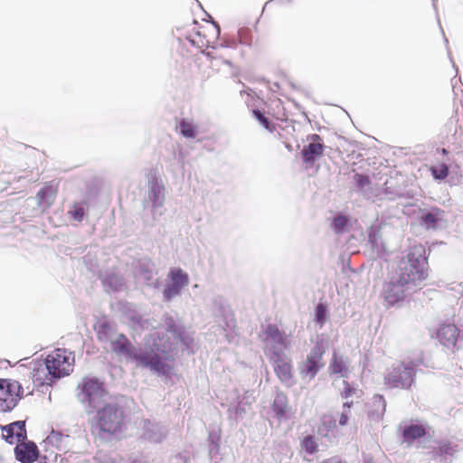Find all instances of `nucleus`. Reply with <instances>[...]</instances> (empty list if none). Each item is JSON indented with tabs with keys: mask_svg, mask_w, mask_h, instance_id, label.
I'll use <instances>...</instances> for the list:
<instances>
[{
	"mask_svg": "<svg viewBox=\"0 0 463 463\" xmlns=\"http://www.w3.org/2000/svg\"><path fill=\"white\" fill-rule=\"evenodd\" d=\"M99 341L109 343L111 351L118 357L133 364L137 368L158 370L160 362L150 344L156 341L152 336H144L143 347L136 346L123 333L117 332L116 325L107 318L99 319L94 325Z\"/></svg>",
	"mask_w": 463,
	"mask_h": 463,
	"instance_id": "nucleus-1",
	"label": "nucleus"
},
{
	"mask_svg": "<svg viewBox=\"0 0 463 463\" xmlns=\"http://www.w3.org/2000/svg\"><path fill=\"white\" fill-rule=\"evenodd\" d=\"M79 401L89 409L88 413L97 411L99 429L107 433H115L121 429L123 411L116 403H105L107 392L98 379H84L79 385Z\"/></svg>",
	"mask_w": 463,
	"mask_h": 463,
	"instance_id": "nucleus-2",
	"label": "nucleus"
},
{
	"mask_svg": "<svg viewBox=\"0 0 463 463\" xmlns=\"http://www.w3.org/2000/svg\"><path fill=\"white\" fill-rule=\"evenodd\" d=\"M146 336L156 339L154 344H150V347L154 354L158 355L161 364L156 371L151 368L146 369L157 376H167L171 373L173 367L170 363L174 362L177 356L178 344H182L188 350L194 343V338L184 328L175 336L157 331L149 333Z\"/></svg>",
	"mask_w": 463,
	"mask_h": 463,
	"instance_id": "nucleus-3",
	"label": "nucleus"
},
{
	"mask_svg": "<svg viewBox=\"0 0 463 463\" xmlns=\"http://www.w3.org/2000/svg\"><path fill=\"white\" fill-rule=\"evenodd\" d=\"M428 256L426 249L421 244L411 246L405 256L399 262L396 274L405 284L411 285L416 290L420 289L428 278Z\"/></svg>",
	"mask_w": 463,
	"mask_h": 463,
	"instance_id": "nucleus-4",
	"label": "nucleus"
},
{
	"mask_svg": "<svg viewBox=\"0 0 463 463\" xmlns=\"http://www.w3.org/2000/svg\"><path fill=\"white\" fill-rule=\"evenodd\" d=\"M421 364V358L392 364L386 370L384 385L390 389L409 390L415 382L416 367Z\"/></svg>",
	"mask_w": 463,
	"mask_h": 463,
	"instance_id": "nucleus-5",
	"label": "nucleus"
},
{
	"mask_svg": "<svg viewBox=\"0 0 463 463\" xmlns=\"http://www.w3.org/2000/svg\"><path fill=\"white\" fill-rule=\"evenodd\" d=\"M165 188L162 179L156 175H152L149 184L147 194L144 203H151V216L153 222L150 226H154L161 216L165 213Z\"/></svg>",
	"mask_w": 463,
	"mask_h": 463,
	"instance_id": "nucleus-6",
	"label": "nucleus"
},
{
	"mask_svg": "<svg viewBox=\"0 0 463 463\" xmlns=\"http://www.w3.org/2000/svg\"><path fill=\"white\" fill-rule=\"evenodd\" d=\"M326 353V345L323 339H317L311 348L307 359L299 366V374L303 379L312 380L325 366L323 356Z\"/></svg>",
	"mask_w": 463,
	"mask_h": 463,
	"instance_id": "nucleus-7",
	"label": "nucleus"
},
{
	"mask_svg": "<svg viewBox=\"0 0 463 463\" xmlns=\"http://www.w3.org/2000/svg\"><path fill=\"white\" fill-rule=\"evenodd\" d=\"M416 291L414 288L405 284L402 278L395 274L383 284L382 296L388 306H394Z\"/></svg>",
	"mask_w": 463,
	"mask_h": 463,
	"instance_id": "nucleus-8",
	"label": "nucleus"
},
{
	"mask_svg": "<svg viewBox=\"0 0 463 463\" xmlns=\"http://www.w3.org/2000/svg\"><path fill=\"white\" fill-rule=\"evenodd\" d=\"M24 389L19 382L0 379V411H11L22 399Z\"/></svg>",
	"mask_w": 463,
	"mask_h": 463,
	"instance_id": "nucleus-9",
	"label": "nucleus"
},
{
	"mask_svg": "<svg viewBox=\"0 0 463 463\" xmlns=\"http://www.w3.org/2000/svg\"><path fill=\"white\" fill-rule=\"evenodd\" d=\"M71 354H67L65 349H56L44 359L45 368H47V372L54 380L69 375L72 371Z\"/></svg>",
	"mask_w": 463,
	"mask_h": 463,
	"instance_id": "nucleus-10",
	"label": "nucleus"
},
{
	"mask_svg": "<svg viewBox=\"0 0 463 463\" xmlns=\"http://www.w3.org/2000/svg\"><path fill=\"white\" fill-rule=\"evenodd\" d=\"M307 139L309 143L303 146L300 155L304 164L312 166L324 155L326 146L317 134L308 135Z\"/></svg>",
	"mask_w": 463,
	"mask_h": 463,
	"instance_id": "nucleus-11",
	"label": "nucleus"
},
{
	"mask_svg": "<svg viewBox=\"0 0 463 463\" xmlns=\"http://www.w3.org/2000/svg\"><path fill=\"white\" fill-rule=\"evenodd\" d=\"M265 335L269 342V351L270 353V360L285 356L284 350L287 348V340L278 326L269 325L266 327Z\"/></svg>",
	"mask_w": 463,
	"mask_h": 463,
	"instance_id": "nucleus-12",
	"label": "nucleus"
},
{
	"mask_svg": "<svg viewBox=\"0 0 463 463\" xmlns=\"http://www.w3.org/2000/svg\"><path fill=\"white\" fill-rule=\"evenodd\" d=\"M273 363L274 371L276 375L279 379L280 383L287 387H291L296 383V381L292 373V364L290 361L286 357H279L271 359Z\"/></svg>",
	"mask_w": 463,
	"mask_h": 463,
	"instance_id": "nucleus-13",
	"label": "nucleus"
},
{
	"mask_svg": "<svg viewBox=\"0 0 463 463\" xmlns=\"http://www.w3.org/2000/svg\"><path fill=\"white\" fill-rule=\"evenodd\" d=\"M0 428L3 432H5L3 438L9 444H14L15 439L16 442H23L27 438L24 420H16L10 424L0 426Z\"/></svg>",
	"mask_w": 463,
	"mask_h": 463,
	"instance_id": "nucleus-14",
	"label": "nucleus"
},
{
	"mask_svg": "<svg viewBox=\"0 0 463 463\" xmlns=\"http://www.w3.org/2000/svg\"><path fill=\"white\" fill-rule=\"evenodd\" d=\"M436 336L442 345L453 349L457 345L459 330L454 324H442L438 328Z\"/></svg>",
	"mask_w": 463,
	"mask_h": 463,
	"instance_id": "nucleus-15",
	"label": "nucleus"
},
{
	"mask_svg": "<svg viewBox=\"0 0 463 463\" xmlns=\"http://www.w3.org/2000/svg\"><path fill=\"white\" fill-rule=\"evenodd\" d=\"M14 455L21 463H33L38 459L40 452L34 442L27 441L14 448Z\"/></svg>",
	"mask_w": 463,
	"mask_h": 463,
	"instance_id": "nucleus-16",
	"label": "nucleus"
},
{
	"mask_svg": "<svg viewBox=\"0 0 463 463\" xmlns=\"http://www.w3.org/2000/svg\"><path fill=\"white\" fill-rule=\"evenodd\" d=\"M143 430L142 437L154 443H159L166 437V429L150 420H144Z\"/></svg>",
	"mask_w": 463,
	"mask_h": 463,
	"instance_id": "nucleus-17",
	"label": "nucleus"
},
{
	"mask_svg": "<svg viewBox=\"0 0 463 463\" xmlns=\"http://www.w3.org/2000/svg\"><path fill=\"white\" fill-rule=\"evenodd\" d=\"M271 408L279 420H286L290 418L291 407L288 405V397L284 392H277Z\"/></svg>",
	"mask_w": 463,
	"mask_h": 463,
	"instance_id": "nucleus-18",
	"label": "nucleus"
},
{
	"mask_svg": "<svg viewBox=\"0 0 463 463\" xmlns=\"http://www.w3.org/2000/svg\"><path fill=\"white\" fill-rule=\"evenodd\" d=\"M102 285L107 292H115L124 285L123 278L113 270H106L100 275Z\"/></svg>",
	"mask_w": 463,
	"mask_h": 463,
	"instance_id": "nucleus-19",
	"label": "nucleus"
},
{
	"mask_svg": "<svg viewBox=\"0 0 463 463\" xmlns=\"http://www.w3.org/2000/svg\"><path fill=\"white\" fill-rule=\"evenodd\" d=\"M399 429H402L403 442L408 444L412 443L417 439L424 437L427 433L425 427L420 424H410L403 428L400 426Z\"/></svg>",
	"mask_w": 463,
	"mask_h": 463,
	"instance_id": "nucleus-20",
	"label": "nucleus"
},
{
	"mask_svg": "<svg viewBox=\"0 0 463 463\" xmlns=\"http://www.w3.org/2000/svg\"><path fill=\"white\" fill-rule=\"evenodd\" d=\"M54 378L49 374L47 368H45L44 361L39 363L33 371V381L39 385H51Z\"/></svg>",
	"mask_w": 463,
	"mask_h": 463,
	"instance_id": "nucleus-21",
	"label": "nucleus"
},
{
	"mask_svg": "<svg viewBox=\"0 0 463 463\" xmlns=\"http://www.w3.org/2000/svg\"><path fill=\"white\" fill-rule=\"evenodd\" d=\"M168 278L170 279V282L181 287L182 288L187 287L190 282L188 273L181 268H172L169 270Z\"/></svg>",
	"mask_w": 463,
	"mask_h": 463,
	"instance_id": "nucleus-22",
	"label": "nucleus"
},
{
	"mask_svg": "<svg viewBox=\"0 0 463 463\" xmlns=\"http://www.w3.org/2000/svg\"><path fill=\"white\" fill-rule=\"evenodd\" d=\"M386 410V402L383 395L376 394L373 398V409L370 411V417L375 420L383 418Z\"/></svg>",
	"mask_w": 463,
	"mask_h": 463,
	"instance_id": "nucleus-23",
	"label": "nucleus"
},
{
	"mask_svg": "<svg viewBox=\"0 0 463 463\" xmlns=\"http://www.w3.org/2000/svg\"><path fill=\"white\" fill-rule=\"evenodd\" d=\"M368 243L370 244L372 250L378 256L385 251L382 236L377 230L372 229L369 232Z\"/></svg>",
	"mask_w": 463,
	"mask_h": 463,
	"instance_id": "nucleus-24",
	"label": "nucleus"
},
{
	"mask_svg": "<svg viewBox=\"0 0 463 463\" xmlns=\"http://www.w3.org/2000/svg\"><path fill=\"white\" fill-rule=\"evenodd\" d=\"M89 208V203L83 200L80 203H74L68 211V214L76 222H81L84 219L86 210Z\"/></svg>",
	"mask_w": 463,
	"mask_h": 463,
	"instance_id": "nucleus-25",
	"label": "nucleus"
},
{
	"mask_svg": "<svg viewBox=\"0 0 463 463\" xmlns=\"http://www.w3.org/2000/svg\"><path fill=\"white\" fill-rule=\"evenodd\" d=\"M329 371L332 374H341L342 377H345L348 369L345 362L342 356H338L336 353H334L332 362L329 365Z\"/></svg>",
	"mask_w": 463,
	"mask_h": 463,
	"instance_id": "nucleus-26",
	"label": "nucleus"
},
{
	"mask_svg": "<svg viewBox=\"0 0 463 463\" xmlns=\"http://www.w3.org/2000/svg\"><path fill=\"white\" fill-rule=\"evenodd\" d=\"M180 134L186 138H195L198 134L197 126L187 118H182L179 122Z\"/></svg>",
	"mask_w": 463,
	"mask_h": 463,
	"instance_id": "nucleus-27",
	"label": "nucleus"
},
{
	"mask_svg": "<svg viewBox=\"0 0 463 463\" xmlns=\"http://www.w3.org/2000/svg\"><path fill=\"white\" fill-rule=\"evenodd\" d=\"M55 197V193L51 186H43L36 194L38 204L49 207Z\"/></svg>",
	"mask_w": 463,
	"mask_h": 463,
	"instance_id": "nucleus-28",
	"label": "nucleus"
},
{
	"mask_svg": "<svg viewBox=\"0 0 463 463\" xmlns=\"http://www.w3.org/2000/svg\"><path fill=\"white\" fill-rule=\"evenodd\" d=\"M430 171L434 180L443 181L449 175V165L446 163H441L439 165L430 166Z\"/></svg>",
	"mask_w": 463,
	"mask_h": 463,
	"instance_id": "nucleus-29",
	"label": "nucleus"
},
{
	"mask_svg": "<svg viewBox=\"0 0 463 463\" xmlns=\"http://www.w3.org/2000/svg\"><path fill=\"white\" fill-rule=\"evenodd\" d=\"M349 225V219L343 215V214H337L334 217L331 228L336 234H342L344 233Z\"/></svg>",
	"mask_w": 463,
	"mask_h": 463,
	"instance_id": "nucleus-30",
	"label": "nucleus"
},
{
	"mask_svg": "<svg viewBox=\"0 0 463 463\" xmlns=\"http://www.w3.org/2000/svg\"><path fill=\"white\" fill-rule=\"evenodd\" d=\"M183 289L184 288H182L181 287L170 282L168 285L165 286V288L163 290L164 300L166 302L171 301L173 298L181 295Z\"/></svg>",
	"mask_w": 463,
	"mask_h": 463,
	"instance_id": "nucleus-31",
	"label": "nucleus"
},
{
	"mask_svg": "<svg viewBox=\"0 0 463 463\" xmlns=\"http://www.w3.org/2000/svg\"><path fill=\"white\" fill-rule=\"evenodd\" d=\"M164 323L166 329V334H172L171 336H175L184 328L179 324H177L173 317L169 315H165Z\"/></svg>",
	"mask_w": 463,
	"mask_h": 463,
	"instance_id": "nucleus-32",
	"label": "nucleus"
},
{
	"mask_svg": "<svg viewBox=\"0 0 463 463\" xmlns=\"http://www.w3.org/2000/svg\"><path fill=\"white\" fill-rule=\"evenodd\" d=\"M302 449L309 455H313L317 451V443L315 437L312 435H307L301 441Z\"/></svg>",
	"mask_w": 463,
	"mask_h": 463,
	"instance_id": "nucleus-33",
	"label": "nucleus"
},
{
	"mask_svg": "<svg viewBox=\"0 0 463 463\" xmlns=\"http://www.w3.org/2000/svg\"><path fill=\"white\" fill-rule=\"evenodd\" d=\"M239 43L241 45L250 47L253 43L252 32L250 28H240L238 31Z\"/></svg>",
	"mask_w": 463,
	"mask_h": 463,
	"instance_id": "nucleus-34",
	"label": "nucleus"
},
{
	"mask_svg": "<svg viewBox=\"0 0 463 463\" xmlns=\"http://www.w3.org/2000/svg\"><path fill=\"white\" fill-rule=\"evenodd\" d=\"M68 438L69 436H63L61 432L52 430L46 438V441L51 445L55 446L57 449H61L63 440Z\"/></svg>",
	"mask_w": 463,
	"mask_h": 463,
	"instance_id": "nucleus-35",
	"label": "nucleus"
},
{
	"mask_svg": "<svg viewBox=\"0 0 463 463\" xmlns=\"http://www.w3.org/2000/svg\"><path fill=\"white\" fill-rule=\"evenodd\" d=\"M328 311L326 307L320 303L316 307L315 309V321L322 326L327 318Z\"/></svg>",
	"mask_w": 463,
	"mask_h": 463,
	"instance_id": "nucleus-36",
	"label": "nucleus"
},
{
	"mask_svg": "<svg viewBox=\"0 0 463 463\" xmlns=\"http://www.w3.org/2000/svg\"><path fill=\"white\" fill-rule=\"evenodd\" d=\"M253 117L259 121V123L266 129L272 130V125L270 120L264 115V113L256 109L252 110Z\"/></svg>",
	"mask_w": 463,
	"mask_h": 463,
	"instance_id": "nucleus-37",
	"label": "nucleus"
},
{
	"mask_svg": "<svg viewBox=\"0 0 463 463\" xmlns=\"http://www.w3.org/2000/svg\"><path fill=\"white\" fill-rule=\"evenodd\" d=\"M139 270L143 278H145L146 280H149L151 278H153L152 264L149 261L140 263Z\"/></svg>",
	"mask_w": 463,
	"mask_h": 463,
	"instance_id": "nucleus-38",
	"label": "nucleus"
},
{
	"mask_svg": "<svg viewBox=\"0 0 463 463\" xmlns=\"http://www.w3.org/2000/svg\"><path fill=\"white\" fill-rule=\"evenodd\" d=\"M344 390L341 392V397L343 399L347 400L348 398L352 397L354 394L356 393L357 389L354 386H352L348 382L344 381Z\"/></svg>",
	"mask_w": 463,
	"mask_h": 463,
	"instance_id": "nucleus-39",
	"label": "nucleus"
},
{
	"mask_svg": "<svg viewBox=\"0 0 463 463\" xmlns=\"http://www.w3.org/2000/svg\"><path fill=\"white\" fill-rule=\"evenodd\" d=\"M132 321L137 323L142 329H149L156 327L149 319H144L141 317H133Z\"/></svg>",
	"mask_w": 463,
	"mask_h": 463,
	"instance_id": "nucleus-40",
	"label": "nucleus"
},
{
	"mask_svg": "<svg viewBox=\"0 0 463 463\" xmlns=\"http://www.w3.org/2000/svg\"><path fill=\"white\" fill-rule=\"evenodd\" d=\"M354 182L357 187L364 188L370 184V179L365 175L355 174Z\"/></svg>",
	"mask_w": 463,
	"mask_h": 463,
	"instance_id": "nucleus-41",
	"label": "nucleus"
},
{
	"mask_svg": "<svg viewBox=\"0 0 463 463\" xmlns=\"http://www.w3.org/2000/svg\"><path fill=\"white\" fill-rule=\"evenodd\" d=\"M439 221V217L433 212H429L422 216V222L428 226L434 225Z\"/></svg>",
	"mask_w": 463,
	"mask_h": 463,
	"instance_id": "nucleus-42",
	"label": "nucleus"
},
{
	"mask_svg": "<svg viewBox=\"0 0 463 463\" xmlns=\"http://www.w3.org/2000/svg\"><path fill=\"white\" fill-rule=\"evenodd\" d=\"M384 194L387 196V199L389 200H395L398 197H401L402 195V192L401 190H392L391 187L387 186L384 189Z\"/></svg>",
	"mask_w": 463,
	"mask_h": 463,
	"instance_id": "nucleus-43",
	"label": "nucleus"
},
{
	"mask_svg": "<svg viewBox=\"0 0 463 463\" xmlns=\"http://www.w3.org/2000/svg\"><path fill=\"white\" fill-rule=\"evenodd\" d=\"M350 412L347 410H343L339 418V424L345 426L348 423Z\"/></svg>",
	"mask_w": 463,
	"mask_h": 463,
	"instance_id": "nucleus-44",
	"label": "nucleus"
},
{
	"mask_svg": "<svg viewBox=\"0 0 463 463\" xmlns=\"http://www.w3.org/2000/svg\"><path fill=\"white\" fill-rule=\"evenodd\" d=\"M212 302L214 307H216L220 312H222L223 299L222 297H214Z\"/></svg>",
	"mask_w": 463,
	"mask_h": 463,
	"instance_id": "nucleus-45",
	"label": "nucleus"
},
{
	"mask_svg": "<svg viewBox=\"0 0 463 463\" xmlns=\"http://www.w3.org/2000/svg\"><path fill=\"white\" fill-rule=\"evenodd\" d=\"M209 453L211 455L219 453V442L213 441V444H210Z\"/></svg>",
	"mask_w": 463,
	"mask_h": 463,
	"instance_id": "nucleus-46",
	"label": "nucleus"
},
{
	"mask_svg": "<svg viewBox=\"0 0 463 463\" xmlns=\"http://www.w3.org/2000/svg\"><path fill=\"white\" fill-rule=\"evenodd\" d=\"M234 411L236 415H241L242 412H244V410L241 408L239 405L235 406L234 408H229V411Z\"/></svg>",
	"mask_w": 463,
	"mask_h": 463,
	"instance_id": "nucleus-47",
	"label": "nucleus"
},
{
	"mask_svg": "<svg viewBox=\"0 0 463 463\" xmlns=\"http://www.w3.org/2000/svg\"><path fill=\"white\" fill-rule=\"evenodd\" d=\"M209 440H210L211 444H213V441L219 442V437L217 435L213 434V433H210Z\"/></svg>",
	"mask_w": 463,
	"mask_h": 463,
	"instance_id": "nucleus-48",
	"label": "nucleus"
},
{
	"mask_svg": "<svg viewBox=\"0 0 463 463\" xmlns=\"http://www.w3.org/2000/svg\"><path fill=\"white\" fill-rule=\"evenodd\" d=\"M322 463H342V462L335 458H331L328 459H325L324 461H322Z\"/></svg>",
	"mask_w": 463,
	"mask_h": 463,
	"instance_id": "nucleus-49",
	"label": "nucleus"
},
{
	"mask_svg": "<svg viewBox=\"0 0 463 463\" xmlns=\"http://www.w3.org/2000/svg\"><path fill=\"white\" fill-rule=\"evenodd\" d=\"M352 404H353V402H345L343 404V410H347V411L350 412V409H351Z\"/></svg>",
	"mask_w": 463,
	"mask_h": 463,
	"instance_id": "nucleus-50",
	"label": "nucleus"
},
{
	"mask_svg": "<svg viewBox=\"0 0 463 463\" xmlns=\"http://www.w3.org/2000/svg\"><path fill=\"white\" fill-rule=\"evenodd\" d=\"M437 152L440 153L442 156H447L449 154V150L444 147L438 149Z\"/></svg>",
	"mask_w": 463,
	"mask_h": 463,
	"instance_id": "nucleus-51",
	"label": "nucleus"
},
{
	"mask_svg": "<svg viewBox=\"0 0 463 463\" xmlns=\"http://www.w3.org/2000/svg\"><path fill=\"white\" fill-rule=\"evenodd\" d=\"M438 23H439V27H441V26H440V22H439V18H438ZM440 30H441V32H442V33H443L445 43H446V44H448V43H449V41H448V39H447V38H446V36H445L444 31H443V29H442V28H440Z\"/></svg>",
	"mask_w": 463,
	"mask_h": 463,
	"instance_id": "nucleus-52",
	"label": "nucleus"
},
{
	"mask_svg": "<svg viewBox=\"0 0 463 463\" xmlns=\"http://www.w3.org/2000/svg\"><path fill=\"white\" fill-rule=\"evenodd\" d=\"M223 63L229 66H232V61L229 60H223Z\"/></svg>",
	"mask_w": 463,
	"mask_h": 463,
	"instance_id": "nucleus-53",
	"label": "nucleus"
},
{
	"mask_svg": "<svg viewBox=\"0 0 463 463\" xmlns=\"http://www.w3.org/2000/svg\"><path fill=\"white\" fill-rule=\"evenodd\" d=\"M433 1V7L435 9V11L437 12V0H432Z\"/></svg>",
	"mask_w": 463,
	"mask_h": 463,
	"instance_id": "nucleus-54",
	"label": "nucleus"
},
{
	"mask_svg": "<svg viewBox=\"0 0 463 463\" xmlns=\"http://www.w3.org/2000/svg\"><path fill=\"white\" fill-rule=\"evenodd\" d=\"M215 27L217 28V33H220V27L217 24L214 23Z\"/></svg>",
	"mask_w": 463,
	"mask_h": 463,
	"instance_id": "nucleus-55",
	"label": "nucleus"
},
{
	"mask_svg": "<svg viewBox=\"0 0 463 463\" xmlns=\"http://www.w3.org/2000/svg\"><path fill=\"white\" fill-rule=\"evenodd\" d=\"M365 463H374L372 459L365 460Z\"/></svg>",
	"mask_w": 463,
	"mask_h": 463,
	"instance_id": "nucleus-56",
	"label": "nucleus"
},
{
	"mask_svg": "<svg viewBox=\"0 0 463 463\" xmlns=\"http://www.w3.org/2000/svg\"><path fill=\"white\" fill-rule=\"evenodd\" d=\"M133 463H136V462H133Z\"/></svg>",
	"mask_w": 463,
	"mask_h": 463,
	"instance_id": "nucleus-57",
	"label": "nucleus"
}]
</instances>
